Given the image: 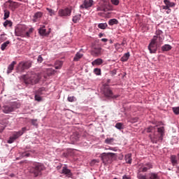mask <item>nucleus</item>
Returning <instances> with one entry per match:
<instances>
[{"mask_svg": "<svg viewBox=\"0 0 179 179\" xmlns=\"http://www.w3.org/2000/svg\"><path fill=\"white\" fill-rule=\"evenodd\" d=\"M22 78L23 79V82L25 85H37V83L40 82V79H41V73L32 72L31 73L22 76Z\"/></svg>", "mask_w": 179, "mask_h": 179, "instance_id": "f257e3e1", "label": "nucleus"}, {"mask_svg": "<svg viewBox=\"0 0 179 179\" xmlns=\"http://www.w3.org/2000/svg\"><path fill=\"white\" fill-rule=\"evenodd\" d=\"M163 136H164V127L158 128L157 132L155 133L154 135H150L151 142H152V143L162 142L163 141Z\"/></svg>", "mask_w": 179, "mask_h": 179, "instance_id": "f03ea898", "label": "nucleus"}, {"mask_svg": "<svg viewBox=\"0 0 179 179\" xmlns=\"http://www.w3.org/2000/svg\"><path fill=\"white\" fill-rule=\"evenodd\" d=\"M28 170L31 174H33L34 177H38L41 174V171L44 170V166L40 163H34L33 166L28 168Z\"/></svg>", "mask_w": 179, "mask_h": 179, "instance_id": "7ed1b4c3", "label": "nucleus"}, {"mask_svg": "<svg viewBox=\"0 0 179 179\" xmlns=\"http://www.w3.org/2000/svg\"><path fill=\"white\" fill-rule=\"evenodd\" d=\"M32 63L30 61L27 62H21L19 63L17 71V72H24V71L31 68Z\"/></svg>", "mask_w": 179, "mask_h": 179, "instance_id": "20e7f679", "label": "nucleus"}, {"mask_svg": "<svg viewBox=\"0 0 179 179\" xmlns=\"http://www.w3.org/2000/svg\"><path fill=\"white\" fill-rule=\"evenodd\" d=\"M26 30L27 28L25 25H18L15 29V34L17 37H26Z\"/></svg>", "mask_w": 179, "mask_h": 179, "instance_id": "39448f33", "label": "nucleus"}, {"mask_svg": "<svg viewBox=\"0 0 179 179\" xmlns=\"http://www.w3.org/2000/svg\"><path fill=\"white\" fill-rule=\"evenodd\" d=\"M157 36H154L148 45V50L150 54H156L157 51Z\"/></svg>", "mask_w": 179, "mask_h": 179, "instance_id": "423d86ee", "label": "nucleus"}, {"mask_svg": "<svg viewBox=\"0 0 179 179\" xmlns=\"http://www.w3.org/2000/svg\"><path fill=\"white\" fill-rule=\"evenodd\" d=\"M103 94L108 99H118L120 97V95H114L113 90L109 87H104Z\"/></svg>", "mask_w": 179, "mask_h": 179, "instance_id": "0eeeda50", "label": "nucleus"}, {"mask_svg": "<svg viewBox=\"0 0 179 179\" xmlns=\"http://www.w3.org/2000/svg\"><path fill=\"white\" fill-rule=\"evenodd\" d=\"M138 179H160V177L157 173H148V177L146 175H143L142 173L138 176Z\"/></svg>", "mask_w": 179, "mask_h": 179, "instance_id": "6e6552de", "label": "nucleus"}, {"mask_svg": "<svg viewBox=\"0 0 179 179\" xmlns=\"http://www.w3.org/2000/svg\"><path fill=\"white\" fill-rule=\"evenodd\" d=\"M71 13H72V10L69 8H66L64 9H60L58 11V15L61 17H65L66 16H71Z\"/></svg>", "mask_w": 179, "mask_h": 179, "instance_id": "1a4fd4ad", "label": "nucleus"}, {"mask_svg": "<svg viewBox=\"0 0 179 179\" xmlns=\"http://www.w3.org/2000/svg\"><path fill=\"white\" fill-rule=\"evenodd\" d=\"M170 160L172 166H176V173H179V166H177V164H178L179 163V153L177 155H171L170 157Z\"/></svg>", "mask_w": 179, "mask_h": 179, "instance_id": "9d476101", "label": "nucleus"}, {"mask_svg": "<svg viewBox=\"0 0 179 179\" xmlns=\"http://www.w3.org/2000/svg\"><path fill=\"white\" fill-rule=\"evenodd\" d=\"M3 113L5 114H9V113H12V111H15V104L12 103L7 106H3Z\"/></svg>", "mask_w": 179, "mask_h": 179, "instance_id": "9b49d317", "label": "nucleus"}, {"mask_svg": "<svg viewBox=\"0 0 179 179\" xmlns=\"http://www.w3.org/2000/svg\"><path fill=\"white\" fill-rule=\"evenodd\" d=\"M7 3H9L8 5V9L12 10L13 12H15L17 8H19V3L16 1H13L12 0H8Z\"/></svg>", "mask_w": 179, "mask_h": 179, "instance_id": "f8f14e48", "label": "nucleus"}, {"mask_svg": "<svg viewBox=\"0 0 179 179\" xmlns=\"http://www.w3.org/2000/svg\"><path fill=\"white\" fill-rule=\"evenodd\" d=\"M92 6H93V0H85L80 8L81 9H87L88 8H92Z\"/></svg>", "mask_w": 179, "mask_h": 179, "instance_id": "ddd939ff", "label": "nucleus"}, {"mask_svg": "<svg viewBox=\"0 0 179 179\" xmlns=\"http://www.w3.org/2000/svg\"><path fill=\"white\" fill-rule=\"evenodd\" d=\"M112 156H113V153L103 154L101 157L103 163H104L105 164L111 163V160L110 159Z\"/></svg>", "mask_w": 179, "mask_h": 179, "instance_id": "4468645a", "label": "nucleus"}, {"mask_svg": "<svg viewBox=\"0 0 179 179\" xmlns=\"http://www.w3.org/2000/svg\"><path fill=\"white\" fill-rule=\"evenodd\" d=\"M101 50L100 47H94L91 50V55L92 57H100L101 55Z\"/></svg>", "mask_w": 179, "mask_h": 179, "instance_id": "2eb2a0df", "label": "nucleus"}, {"mask_svg": "<svg viewBox=\"0 0 179 179\" xmlns=\"http://www.w3.org/2000/svg\"><path fill=\"white\" fill-rule=\"evenodd\" d=\"M152 164L147 163L145 165H143V166L141 167L140 170L143 172V173H146V171H148V170H150V169H152Z\"/></svg>", "mask_w": 179, "mask_h": 179, "instance_id": "dca6fc26", "label": "nucleus"}, {"mask_svg": "<svg viewBox=\"0 0 179 179\" xmlns=\"http://www.w3.org/2000/svg\"><path fill=\"white\" fill-rule=\"evenodd\" d=\"M62 174H65L69 178L72 176V172H71V170L67 169L66 166L62 168Z\"/></svg>", "mask_w": 179, "mask_h": 179, "instance_id": "f3484780", "label": "nucleus"}, {"mask_svg": "<svg viewBox=\"0 0 179 179\" xmlns=\"http://www.w3.org/2000/svg\"><path fill=\"white\" fill-rule=\"evenodd\" d=\"M16 65V62H12V63L8 66L7 69V73H11L13 71L15 66Z\"/></svg>", "mask_w": 179, "mask_h": 179, "instance_id": "a211bd4d", "label": "nucleus"}, {"mask_svg": "<svg viewBox=\"0 0 179 179\" xmlns=\"http://www.w3.org/2000/svg\"><path fill=\"white\" fill-rule=\"evenodd\" d=\"M43 13L40 11L36 13L34 15V22H37L39 19H41Z\"/></svg>", "mask_w": 179, "mask_h": 179, "instance_id": "6ab92c4d", "label": "nucleus"}, {"mask_svg": "<svg viewBox=\"0 0 179 179\" xmlns=\"http://www.w3.org/2000/svg\"><path fill=\"white\" fill-rule=\"evenodd\" d=\"M125 161L128 164L132 163V154H127L125 155Z\"/></svg>", "mask_w": 179, "mask_h": 179, "instance_id": "aec40b11", "label": "nucleus"}, {"mask_svg": "<svg viewBox=\"0 0 179 179\" xmlns=\"http://www.w3.org/2000/svg\"><path fill=\"white\" fill-rule=\"evenodd\" d=\"M164 3L169 8H174L176 6V3L171 2L169 0H164Z\"/></svg>", "mask_w": 179, "mask_h": 179, "instance_id": "412c9836", "label": "nucleus"}, {"mask_svg": "<svg viewBox=\"0 0 179 179\" xmlns=\"http://www.w3.org/2000/svg\"><path fill=\"white\" fill-rule=\"evenodd\" d=\"M129 57H130L129 52H127L121 58V61L122 62H127V61H128V59H129Z\"/></svg>", "mask_w": 179, "mask_h": 179, "instance_id": "4be33fe9", "label": "nucleus"}, {"mask_svg": "<svg viewBox=\"0 0 179 179\" xmlns=\"http://www.w3.org/2000/svg\"><path fill=\"white\" fill-rule=\"evenodd\" d=\"M103 64V59L99 58L92 62V65H101Z\"/></svg>", "mask_w": 179, "mask_h": 179, "instance_id": "5701e85b", "label": "nucleus"}, {"mask_svg": "<svg viewBox=\"0 0 179 179\" xmlns=\"http://www.w3.org/2000/svg\"><path fill=\"white\" fill-rule=\"evenodd\" d=\"M171 48H173L171 47V45H169V44H166V45H164L162 47V51H170V50H171Z\"/></svg>", "mask_w": 179, "mask_h": 179, "instance_id": "b1692460", "label": "nucleus"}, {"mask_svg": "<svg viewBox=\"0 0 179 179\" xmlns=\"http://www.w3.org/2000/svg\"><path fill=\"white\" fill-rule=\"evenodd\" d=\"M83 57V54H81L80 52H77L73 58V61L78 62Z\"/></svg>", "mask_w": 179, "mask_h": 179, "instance_id": "393cba45", "label": "nucleus"}, {"mask_svg": "<svg viewBox=\"0 0 179 179\" xmlns=\"http://www.w3.org/2000/svg\"><path fill=\"white\" fill-rule=\"evenodd\" d=\"M62 65H64V63L61 61H57L55 62V69H61L62 68Z\"/></svg>", "mask_w": 179, "mask_h": 179, "instance_id": "a878e982", "label": "nucleus"}, {"mask_svg": "<svg viewBox=\"0 0 179 179\" xmlns=\"http://www.w3.org/2000/svg\"><path fill=\"white\" fill-rule=\"evenodd\" d=\"M9 44H10V41H9L4 42L1 46V50L5 51V49L8 47V45H9Z\"/></svg>", "mask_w": 179, "mask_h": 179, "instance_id": "bb28decb", "label": "nucleus"}, {"mask_svg": "<svg viewBox=\"0 0 179 179\" xmlns=\"http://www.w3.org/2000/svg\"><path fill=\"white\" fill-rule=\"evenodd\" d=\"M114 24H118V20L117 19H111L108 21L109 26H114Z\"/></svg>", "mask_w": 179, "mask_h": 179, "instance_id": "cd10ccee", "label": "nucleus"}, {"mask_svg": "<svg viewBox=\"0 0 179 179\" xmlns=\"http://www.w3.org/2000/svg\"><path fill=\"white\" fill-rule=\"evenodd\" d=\"M13 23L12 22V21L10 20H6L4 22H3V26L4 27H12Z\"/></svg>", "mask_w": 179, "mask_h": 179, "instance_id": "c85d7f7f", "label": "nucleus"}, {"mask_svg": "<svg viewBox=\"0 0 179 179\" xmlns=\"http://www.w3.org/2000/svg\"><path fill=\"white\" fill-rule=\"evenodd\" d=\"M108 26V25L107 24V23H99L98 24L99 29H101V30H106V29H107Z\"/></svg>", "mask_w": 179, "mask_h": 179, "instance_id": "c756f323", "label": "nucleus"}, {"mask_svg": "<svg viewBox=\"0 0 179 179\" xmlns=\"http://www.w3.org/2000/svg\"><path fill=\"white\" fill-rule=\"evenodd\" d=\"M9 16H10V12L8 10H4L3 20H6V19H8Z\"/></svg>", "mask_w": 179, "mask_h": 179, "instance_id": "7c9ffc66", "label": "nucleus"}, {"mask_svg": "<svg viewBox=\"0 0 179 179\" xmlns=\"http://www.w3.org/2000/svg\"><path fill=\"white\" fill-rule=\"evenodd\" d=\"M34 31V29L30 28L29 31L27 29L25 31V37H30V34Z\"/></svg>", "mask_w": 179, "mask_h": 179, "instance_id": "2f4dec72", "label": "nucleus"}, {"mask_svg": "<svg viewBox=\"0 0 179 179\" xmlns=\"http://www.w3.org/2000/svg\"><path fill=\"white\" fill-rule=\"evenodd\" d=\"M115 127V128H117V129H124V124H122V122H117Z\"/></svg>", "mask_w": 179, "mask_h": 179, "instance_id": "473e14b6", "label": "nucleus"}, {"mask_svg": "<svg viewBox=\"0 0 179 179\" xmlns=\"http://www.w3.org/2000/svg\"><path fill=\"white\" fill-rule=\"evenodd\" d=\"M72 20H73V23H78V22H79V20H80V15H75L74 17H73Z\"/></svg>", "mask_w": 179, "mask_h": 179, "instance_id": "72a5a7b5", "label": "nucleus"}, {"mask_svg": "<svg viewBox=\"0 0 179 179\" xmlns=\"http://www.w3.org/2000/svg\"><path fill=\"white\" fill-rule=\"evenodd\" d=\"M22 135H23L22 131H17L13 135V137H14L15 139H17V138H19L20 136H22Z\"/></svg>", "mask_w": 179, "mask_h": 179, "instance_id": "f704fd0d", "label": "nucleus"}, {"mask_svg": "<svg viewBox=\"0 0 179 179\" xmlns=\"http://www.w3.org/2000/svg\"><path fill=\"white\" fill-rule=\"evenodd\" d=\"M46 30L44 29V27L39 29L38 33L41 34V36H47V34L45 33Z\"/></svg>", "mask_w": 179, "mask_h": 179, "instance_id": "c9c22d12", "label": "nucleus"}, {"mask_svg": "<svg viewBox=\"0 0 179 179\" xmlns=\"http://www.w3.org/2000/svg\"><path fill=\"white\" fill-rule=\"evenodd\" d=\"M8 40V38L6 37V34H3L0 35V41L3 42L6 41Z\"/></svg>", "mask_w": 179, "mask_h": 179, "instance_id": "e433bc0d", "label": "nucleus"}, {"mask_svg": "<svg viewBox=\"0 0 179 179\" xmlns=\"http://www.w3.org/2000/svg\"><path fill=\"white\" fill-rule=\"evenodd\" d=\"M98 12H106V7L104 6H100L96 8Z\"/></svg>", "mask_w": 179, "mask_h": 179, "instance_id": "4c0bfd02", "label": "nucleus"}, {"mask_svg": "<svg viewBox=\"0 0 179 179\" xmlns=\"http://www.w3.org/2000/svg\"><path fill=\"white\" fill-rule=\"evenodd\" d=\"M120 47H121V44L120 43L115 44V48L116 50L119 51V52H122V48H121Z\"/></svg>", "mask_w": 179, "mask_h": 179, "instance_id": "58836bf2", "label": "nucleus"}, {"mask_svg": "<svg viewBox=\"0 0 179 179\" xmlns=\"http://www.w3.org/2000/svg\"><path fill=\"white\" fill-rule=\"evenodd\" d=\"M155 34L157 36H155L156 37H159V38H162V37L160 36H162V34H163V31L158 29L156 31Z\"/></svg>", "mask_w": 179, "mask_h": 179, "instance_id": "ea45409f", "label": "nucleus"}, {"mask_svg": "<svg viewBox=\"0 0 179 179\" xmlns=\"http://www.w3.org/2000/svg\"><path fill=\"white\" fill-rule=\"evenodd\" d=\"M94 73L97 76L101 75V69L96 68L94 69Z\"/></svg>", "mask_w": 179, "mask_h": 179, "instance_id": "a19ab883", "label": "nucleus"}, {"mask_svg": "<svg viewBox=\"0 0 179 179\" xmlns=\"http://www.w3.org/2000/svg\"><path fill=\"white\" fill-rule=\"evenodd\" d=\"M46 10L50 13V16H52V15H55V11H54V10H52L51 8H47Z\"/></svg>", "mask_w": 179, "mask_h": 179, "instance_id": "79ce46f5", "label": "nucleus"}, {"mask_svg": "<svg viewBox=\"0 0 179 179\" xmlns=\"http://www.w3.org/2000/svg\"><path fill=\"white\" fill-rule=\"evenodd\" d=\"M174 114H176V115H178L179 114V107H175L172 108Z\"/></svg>", "mask_w": 179, "mask_h": 179, "instance_id": "37998d69", "label": "nucleus"}, {"mask_svg": "<svg viewBox=\"0 0 179 179\" xmlns=\"http://www.w3.org/2000/svg\"><path fill=\"white\" fill-rule=\"evenodd\" d=\"M15 141H16V138H15V137L13 136L10 137L9 140L8 141V143H13Z\"/></svg>", "mask_w": 179, "mask_h": 179, "instance_id": "c03bdc74", "label": "nucleus"}, {"mask_svg": "<svg viewBox=\"0 0 179 179\" xmlns=\"http://www.w3.org/2000/svg\"><path fill=\"white\" fill-rule=\"evenodd\" d=\"M106 143L110 144V143H113V142H114V138H106L105 140Z\"/></svg>", "mask_w": 179, "mask_h": 179, "instance_id": "a18cd8bd", "label": "nucleus"}, {"mask_svg": "<svg viewBox=\"0 0 179 179\" xmlns=\"http://www.w3.org/2000/svg\"><path fill=\"white\" fill-rule=\"evenodd\" d=\"M113 5H115L116 6L120 4V1L118 0H110Z\"/></svg>", "mask_w": 179, "mask_h": 179, "instance_id": "49530a36", "label": "nucleus"}, {"mask_svg": "<svg viewBox=\"0 0 179 179\" xmlns=\"http://www.w3.org/2000/svg\"><path fill=\"white\" fill-rule=\"evenodd\" d=\"M37 61H38V64H41V62H43V57H41V55H39L38 57Z\"/></svg>", "mask_w": 179, "mask_h": 179, "instance_id": "de8ad7c7", "label": "nucleus"}, {"mask_svg": "<svg viewBox=\"0 0 179 179\" xmlns=\"http://www.w3.org/2000/svg\"><path fill=\"white\" fill-rule=\"evenodd\" d=\"M35 100L36 101H41V96H40V95L36 94L35 95Z\"/></svg>", "mask_w": 179, "mask_h": 179, "instance_id": "09e8293b", "label": "nucleus"}, {"mask_svg": "<svg viewBox=\"0 0 179 179\" xmlns=\"http://www.w3.org/2000/svg\"><path fill=\"white\" fill-rule=\"evenodd\" d=\"M68 101H70L72 103L73 101H75V97L74 96H69L67 99Z\"/></svg>", "mask_w": 179, "mask_h": 179, "instance_id": "8fccbe9b", "label": "nucleus"}, {"mask_svg": "<svg viewBox=\"0 0 179 179\" xmlns=\"http://www.w3.org/2000/svg\"><path fill=\"white\" fill-rule=\"evenodd\" d=\"M153 129H154V127H152V126H150V127H149L148 129H147V132H152V131H153Z\"/></svg>", "mask_w": 179, "mask_h": 179, "instance_id": "3c124183", "label": "nucleus"}, {"mask_svg": "<svg viewBox=\"0 0 179 179\" xmlns=\"http://www.w3.org/2000/svg\"><path fill=\"white\" fill-rule=\"evenodd\" d=\"M161 8H162V9H164V10H167L168 8L170 7L167 5H165V6H162Z\"/></svg>", "mask_w": 179, "mask_h": 179, "instance_id": "603ef678", "label": "nucleus"}, {"mask_svg": "<svg viewBox=\"0 0 179 179\" xmlns=\"http://www.w3.org/2000/svg\"><path fill=\"white\" fill-rule=\"evenodd\" d=\"M32 125L37 126V120H31Z\"/></svg>", "mask_w": 179, "mask_h": 179, "instance_id": "864d4df0", "label": "nucleus"}, {"mask_svg": "<svg viewBox=\"0 0 179 179\" xmlns=\"http://www.w3.org/2000/svg\"><path fill=\"white\" fill-rule=\"evenodd\" d=\"M122 179H131V178H129V176H128L127 175H124V176H123Z\"/></svg>", "mask_w": 179, "mask_h": 179, "instance_id": "5fc2aeb1", "label": "nucleus"}, {"mask_svg": "<svg viewBox=\"0 0 179 179\" xmlns=\"http://www.w3.org/2000/svg\"><path fill=\"white\" fill-rule=\"evenodd\" d=\"M101 41H103V43H107L108 41V39H107V38H102Z\"/></svg>", "mask_w": 179, "mask_h": 179, "instance_id": "6e6d98bb", "label": "nucleus"}, {"mask_svg": "<svg viewBox=\"0 0 179 179\" xmlns=\"http://www.w3.org/2000/svg\"><path fill=\"white\" fill-rule=\"evenodd\" d=\"M166 13L169 15V13H171V10L170 9V8H169L167 10H166Z\"/></svg>", "mask_w": 179, "mask_h": 179, "instance_id": "4d7b16f0", "label": "nucleus"}, {"mask_svg": "<svg viewBox=\"0 0 179 179\" xmlns=\"http://www.w3.org/2000/svg\"><path fill=\"white\" fill-rule=\"evenodd\" d=\"M21 132H23V134H24V132H26V127H23V128L22 129Z\"/></svg>", "mask_w": 179, "mask_h": 179, "instance_id": "13d9d810", "label": "nucleus"}, {"mask_svg": "<svg viewBox=\"0 0 179 179\" xmlns=\"http://www.w3.org/2000/svg\"><path fill=\"white\" fill-rule=\"evenodd\" d=\"M41 92H43V88H40L38 90V93L41 94Z\"/></svg>", "mask_w": 179, "mask_h": 179, "instance_id": "bf43d9fd", "label": "nucleus"}, {"mask_svg": "<svg viewBox=\"0 0 179 179\" xmlns=\"http://www.w3.org/2000/svg\"><path fill=\"white\" fill-rule=\"evenodd\" d=\"M24 156H26V157H29V156H30L29 153H26L25 155H24Z\"/></svg>", "mask_w": 179, "mask_h": 179, "instance_id": "052dcab7", "label": "nucleus"}, {"mask_svg": "<svg viewBox=\"0 0 179 179\" xmlns=\"http://www.w3.org/2000/svg\"><path fill=\"white\" fill-rule=\"evenodd\" d=\"M99 36L100 38H101V37H103V34L100 33V34H99Z\"/></svg>", "mask_w": 179, "mask_h": 179, "instance_id": "680f3d73", "label": "nucleus"}, {"mask_svg": "<svg viewBox=\"0 0 179 179\" xmlns=\"http://www.w3.org/2000/svg\"><path fill=\"white\" fill-rule=\"evenodd\" d=\"M120 45H125V43L122 42Z\"/></svg>", "mask_w": 179, "mask_h": 179, "instance_id": "e2e57ef3", "label": "nucleus"}, {"mask_svg": "<svg viewBox=\"0 0 179 179\" xmlns=\"http://www.w3.org/2000/svg\"><path fill=\"white\" fill-rule=\"evenodd\" d=\"M113 75H115V73H113Z\"/></svg>", "mask_w": 179, "mask_h": 179, "instance_id": "0e129e2a", "label": "nucleus"}, {"mask_svg": "<svg viewBox=\"0 0 179 179\" xmlns=\"http://www.w3.org/2000/svg\"><path fill=\"white\" fill-rule=\"evenodd\" d=\"M18 1H22V0H18Z\"/></svg>", "mask_w": 179, "mask_h": 179, "instance_id": "69168bd1", "label": "nucleus"}]
</instances>
